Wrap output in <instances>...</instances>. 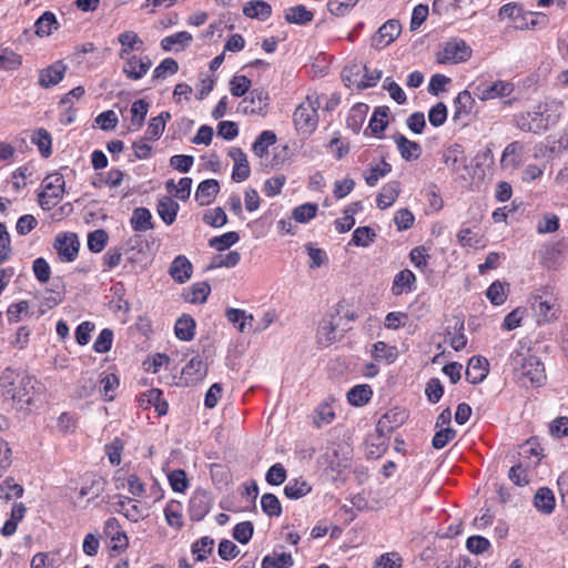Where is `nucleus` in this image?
Wrapping results in <instances>:
<instances>
[{
    "label": "nucleus",
    "mask_w": 568,
    "mask_h": 568,
    "mask_svg": "<svg viewBox=\"0 0 568 568\" xmlns=\"http://www.w3.org/2000/svg\"><path fill=\"white\" fill-rule=\"evenodd\" d=\"M470 55L471 48L463 39L453 38L437 52L436 61L440 64H456L467 61Z\"/></svg>",
    "instance_id": "obj_5"
},
{
    "label": "nucleus",
    "mask_w": 568,
    "mask_h": 568,
    "mask_svg": "<svg viewBox=\"0 0 568 568\" xmlns=\"http://www.w3.org/2000/svg\"><path fill=\"white\" fill-rule=\"evenodd\" d=\"M312 490V486L303 478L292 479L284 487V495L288 499H300Z\"/></svg>",
    "instance_id": "obj_37"
},
{
    "label": "nucleus",
    "mask_w": 568,
    "mask_h": 568,
    "mask_svg": "<svg viewBox=\"0 0 568 568\" xmlns=\"http://www.w3.org/2000/svg\"><path fill=\"white\" fill-rule=\"evenodd\" d=\"M240 236L236 232H227L220 236H214L209 241V245L220 252L227 250L235 243H237Z\"/></svg>",
    "instance_id": "obj_51"
},
{
    "label": "nucleus",
    "mask_w": 568,
    "mask_h": 568,
    "mask_svg": "<svg viewBox=\"0 0 568 568\" xmlns=\"http://www.w3.org/2000/svg\"><path fill=\"white\" fill-rule=\"evenodd\" d=\"M376 236L375 232L368 226L357 227L352 235V242L356 246H368Z\"/></svg>",
    "instance_id": "obj_59"
},
{
    "label": "nucleus",
    "mask_w": 568,
    "mask_h": 568,
    "mask_svg": "<svg viewBox=\"0 0 568 568\" xmlns=\"http://www.w3.org/2000/svg\"><path fill=\"white\" fill-rule=\"evenodd\" d=\"M31 142L38 146L43 158H49L52 154L51 134L45 129L36 130L31 135Z\"/></svg>",
    "instance_id": "obj_43"
},
{
    "label": "nucleus",
    "mask_w": 568,
    "mask_h": 568,
    "mask_svg": "<svg viewBox=\"0 0 568 568\" xmlns=\"http://www.w3.org/2000/svg\"><path fill=\"white\" fill-rule=\"evenodd\" d=\"M362 65L352 64L347 65L342 71V79L348 88L358 89L363 78Z\"/></svg>",
    "instance_id": "obj_49"
},
{
    "label": "nucleus",
    "mask_w": 568,
    "mask_h": 568,
    "mask_svg": "<svg viewBox=\"0 0 568 568\" xmlns=\"http://www.w3.org/2000/svg\"><path fill=\"white\" fill-rule=\"evenodd\" d=\"M416 276L410 270H403L398 272L392 285V293L395 296L402 295L404 292H410L414 290Z\"/></svg>",
    "instance_id": "obj_27"
},
{
    "label": "nucleus",
    "mask_w": 568,
    "mask_h": 568,
    "mask_svg": "<svg viewBox=\"0 0 568 568\" xmlns=\"http://www.w3.org/2000/svg\"><path fill=\"white\" fill-rule=\"evenodd\" d=\"M108 233L100 229L95 230L88 235V247L93 253H100L106 245Z\"/></svg>",
    "instance_id": "obj_54"
},
{
    "label": "nucleus",
    "mask_w": 568,
    "mask_h": 568,
    "mask_svg": "<svg viewBox=\"0 0 568 568\" xmlns=\"http://www.w3.org/2000/svg\"><path fill=\"white\" fill-rule=\"evenodd\" d=\"M316 338L322 347L329 346L337 339V325L324 318L318 325Z\"/></svg>",
    "instance_id": "obj_34"
},
{
    "label": "nucleus",
    "mask_w": 568,
    "mask_h": 568,
    "mask_svg": "<svg viewBox=\"0 0 568 568\" xmlns=\"http://www.w3.org/2000/svg\"><path fill=\"white\" fill-rule=\"evenodd\" d=\"M193 37L187 31H180L161 40V48L164 51H182L191 44Z\"/></svg>",
    "instance_id": "obj_23"
},
{
    "label": "nucleus",
    "mask_w": 568,
    "mask_h": 568,
    "mask_svg": "<svg viewBox=\"0 0 568 568\" xmlns=\"http://www.w3.org/2000/svg\"><path fill=\"white\" fill-rule=\"evenodd\" d=\"M268 93L264 89H254L250 97L243 99L237 106V111L243 114L265 115L268 106Z\"/></svg>",
    "instance_id": "obj_8"
},
{
    "label": "nucleus",
    "mask_w": 568,
    "mask_h": 568,
    "mask_svg": "<svg viewBox=\"0 0 568 568\" xmlns=\"http://www.w3.org/2000/svg\"><path fill=\"white\" fill-rule=\"evenodd\" d=\"M118 41L121 44L119 55L121 59L131 57L132 51H140L143 49L142 39L134 31H124L119 34Z\"/></svg>",
    "instance_id": "obj_22"
},
{
    "label": "nucleus",
    "mask_w": 568,
    "mask_h": 568,
    "mask_svg": "<svg viewBox=\"0 0 568 568\" xmlns=\"http://www.w3.org/2000/svg\"><path fill=\"white\" fill-rule=\"evenodd\" d=\"M211 292L206 282H200L192 285L187 301L191 303H204Z\"/></svg>",
    "instance_id": "obj_61"
},
{
    "label": "nucleus",
    "mask_w": 568,
    "mask_h": 568,
    "mask_svg": "<svg viewBox=\"0 0 568 568\" xmlns=\"http://www.w3.org/2000/svg\"><path fill=\"white\" fill-rule=\"evenodd\" d=\"M367 109H368V106L366 104H362V103L356 104L351 109L348 116L346 119V125L354 133L359 132V130L363 125Z\"/></svg>",
    "instance_id": "obj_45"
},
{
    "label": "nucleus",
    "mask_w": 568,
    "mask_h": 568,
    "mask_svg": "<svg viewBox=\"0 0 568 568\" xmlns=\"http://www.w3.org/2000/svg\"><path fill=\"white\" fill-rule=\"evenodd\" d=\"M402 26L398 20L390 19L386 21L373 36L372 47L382 50L394 42L400 34Z\"/></svg>",
    "instance_id": "obj_10"
},
{
    "label": "nucleus",
    "mask_w": 568,
    "mask_h": 568,
    "mask_svg": "<svg viewBox=\"0 0 568 568\" xmlns=\"http://www.w3.org/2000/svg\"><path fill=\"white\" fill-rule=\"evenodd\" d=\"M212 499L205 490H196L189 501V514L191 520L200 521L210 511Z\"/></svg>",
    "instance_id": "obj_12"
},
{
    "label": "nucleus",
    "mask_w": 568,
    "mask_h": 568,
    "mask_svg": "<svg viewBox=\"0 0 568 568\" xmlns=\"http://www.w3.org/2000/svg\"><path fill=\"white\" fill-rule=\"evenodd\" d=\"M225 316L241 333H245L252 327L253 315L247 314L244 310L227 308Z\"/></svg>",
    "instance_id": "obj_32"
},
{
    "label": "nucleus",
    "mask_w": 568,
    "mask_h": 568,
    "mask_svg": "<svg viewBox=\"0 0 568 568\" xmlns=\"http://www.w3.org/2000/svg\"><path fill=\"white\" fill-rule=\"evenodd\" d=\"M203 221L213 227H222L227 223V216L222 207H214L204 213Z\"/></svg>",
    "instance_id": "obj_56"
},
{
    "label": "nucleus",
    "mask_w": 568,
    "mask_h": 568,
    "mask_svg": "<svg viewBox=\"0 0 568 568\" xmlns=\"http://www.w3.org/2000/svg\"><path fill=\"white\" fill-rule=\"evenodd\" d=\"M193 273V265L185 255H178L169 267L170 276L180 284L187 282Z\"/></svg>",
    "instance_id": "obj_16"
},
{
    "label": "nucleus",
    "mask_w": 568,
    "mask_h": 568,
    "mask_svg": "<svg viewBox=\"0 0 568 568\" xmlns=\"http://www.w3.org/2000/svg\"><path fill=\"white\" fill-rule=\"evenodd\" d=\"M174 332L175 336L181 341L189 342L193 339L195 335V321L190 315H182L175 323Z\"/></svg>",
    "instance_id": "obj_35"
},
{
    "label": "nucleus",
    "mask_w": 568,
    "mask_h": 568,
    "mask_svg": "<svg viewBox=\"0 0 568 568\" xmlns=\"http://www.w3.org/2000/svg\"><path fill=\"white\" fill-rule=\"evenodd\" d=\"M316 204L305 203L293 210V217L298 223H306L316 215Z\"/></svg>",
    "instance_id": "obj_63"
},
{
    "label": "nucleus",
    "mask_w": 568,
    "mask_h": 568,
    "mask_svg": "<svg viewBox=\"0 0 568 568\" xmlns=\"http://www.w3.org/2000/svg\"><path fill=\"white\" fill-rule=\"evenodd\" d=\"M443 162L453 172H458L466 166V156L464 148L460 144H453L445 149L443 153Z\"/></svg>",
    "instance_id": "obj_21"
},
{
    "label": "nucleus",
    "mask_w": 568,
    "mask_h": 568,
    "mask_svg": "<svg viewBox=\"0 0 568 568\" xmlns=\"http://www.w3.org/2000/svg\"><path fill=\"white\" fill-rule=\"evenodd\" d=\"M400 191V183L392 181L386 183L377 195L376 203L381 210H386L392 206L397 200Z\"/></svg>",
    "instance_id": "obj_26"
},
{
    "label": "nucleus",
    "mask_w": 568,
    "mask_h": 568,
    "mask_svg": "<svg viewBox=\"0 0 568 568\" xmlns=\"http://www.w3.org/2000/svg\"><path fill=\"white\" fill-rule=\"evenodd\" d=\"M252 85L246 75H234L230 81V92L234 97H243Z\"/></svg>",
    "instance_id": "obj_57"
},
{
    "label": "nucleus",
    "mask_w": 568,
    "mask_h": 568,
    "mask_svg": "<svg viewBox=\"0 0 568 568\" xmlns=\"http://www.w3.org/2000/svg\"><path fill=\"white\" fill-rule=\"evenodd\" d=\"M373 395L368 385H356L347 392V400L353 406H363L367 404Z\"/></svg>",
    "instance_id": "obj_42"
},
{
    "label": "nucleus",
    "mask_w": 568,
    "mask_h": 568,
    "mask_svg": "<svg viewBox=\"0 0 568 568\" xmlns=\"http://www.w3.org/2000/svg\"><path fill=\"white\" fill-rule=\"evenodd\" d=\"M130 223L135 232H145L154 227L152 222V214L146 207L134 209L130 219Z\"/></svg>",
    "instance_id": "obj_33"
},
{
    "label": "nucleus",
    "mask_w": 568,
    "mask_h": 568,
    "mask_svg": "<svg viewBox=\"0 0 568 568\" xmlns=\"http://www.w3.org/2000/svg\"><path fill=\"white\" fill-rule=\"evenodd\" d=\"M214 540L207 536L202 537L200 540L193 544L192 552L196 555L197 561H203L206 559V555L211 554L213 550Z\"/></svg>",
    "instance_id": "obj_60"
},
{
    "label": "nucleus",
    "mask_w": 568,
    "mask_h": 568,
    "mask_svg": "<svg viewBox=\"0 0 568 568\" xmlns=\"http://www.w3.org/2000/svg\"><path fill=\"white\" fill-rule=\"evenodd\" d=\"M474 104L475 99L469 91L464 90L459 92L454 100L455 113L453 120L460 122L463 125H466L473 112Z\"/></svg>",
    "instance_id": "obj_14"
},
{
    "label": "nucleus",
    "mask_w": 568,
    "mask_h": 568,
    "mask_svg": "<svg viewBox=\"0 0 568 568\" xmlns=\"http://www.w3.org/2000/svg\"><path fill=\"white\" fill-rule=\"evenodd\" d=\"M507 284L501 283L500 281H495L494 283L490 284V286L486 291V296L491 302V304L501 305L505 303L507 298Z\"/></svg>",
    "instance_id": "obj_52"
},
{
    "label": "nucleus",
    "mask_w": 568,
    "mask_h": 568,
    "mask_svg": "<svg viewBox=\"0 0 568 568\" xmlns=\"http://www.w3.org/2000/svg\"><path fill=\"white\" fill-rule=\"evenodd\" d=\"M388 112L389 109L387 106H378L375 109L368 123V129L374 135L381 134L386 129L388 124Z\"/></svg>",
    "instance_id": "obj_41"
},
{
    "label": "nucleus",
    "mask_w": 568,
    "mask_h": 568,
    "mask_svg": "<svg viewBox=\"0 0 568 568\" xmlns=\"http://www.w3.org/2000/svg\"><path fill=\"white\" fill-rule=\"evenodd\" d=\"M243 13L248 18L265 21L272 14V7L263 0H253L244 6Z\"/></svg>",
    "instance_id": "obj_30"
},
{
    "label": "nucleus",
    "mask_w": 568,
    "mask_h": 568,
    "mask_svg": "<svg viewBox=\"0 0 568 568\" xmlns=\"http://www.w3.org/2000/svg\"><path fill=\"white\" fill-rule=\"evenodd\" d=\"M335 417L333 407L328 403H322L315 410L314 423L317 428L329 424Z\"/></svg>",
    "instance_id": "obj_62"
},
{
    "label": "nucleus",
    "mask_w": 568,
    "mask_h": 568,
    "mask_svg": "<svg viewBox=\"0 0 568 568\" xmlns=\"http://www.w3.org/2000/svg\"><path fill=\"white\" fill-rule=\"evenodd\" d=\"M531 307L538 317V323L548 322L556 316L558 308L556 303L544 298L541 295H534L531 298Z\"/></svg>",
    "instance_id": "obj_18"
},
{
    "label": "nucleus",
    "mask_w": 568,
    "mask_h": 568,
    "mask_svg": "<svg viewBox=\"0 0 568 568\" xmlns=\"http://www.w3.org/2000/svg\"><path fill=\"white\" fill-rule=\"evenodd\" d=\"M229 156L233 160L232 179L235 182H243L248 179L251 174L250 164L246 154L240 148H232L229 151Z\"/></svg>",
    "instance_id": "obj_15"
},
{
    "label": "nucleus",
    "mask_w": 568,
    "mask_h": 568,
    "mask_svg": "<svg viewBox=\"0 0 568 568\" xmlns=\"http://www.w3.org/2000/svg\"><path fill=\"white\" fill-rule=\"evenodd\" d=\"M220 191V184L216 180L210 179L202 181L195 192V200L200 205H209L213 202Z\"/></svg>",
    "instance_id": "obj_24"
},
{
    "label": "nucleus",
    "mask_w": 568,
    "mask_h": 568,
    "mask_svg": "<svg viewBox=\"0 0 568 568\" xmlns=\"http://www.w3.org/2000/svg\"><path fill=\"white\" fill-rule=\"evenodd\" d=\"M207 373L206 364L200 356L192 357L182 369V378L185 383L196 384L201 382Z\"/></svg>",
    "instance_id": "obj_17"
},
{
    "label": "nucleus",
    "mask_w": 568,
    "mask_h": 568,
    "mask_svg": "<svg viewBox=\"0 0 568 568\" xmlns=\"http://www.w3.org/2000/svg\"><path fill=\"white\" fill-rule=\"evenodd\" d=\"M405 418V413H396V412H387L382 416L378 420L376 430L381 433L382 436L389 434L395 427L400 425Z\"/></svg>",
    "instance_id": "obj_36"
},
{
    "label": "nucleus",
    "mask_w": 568,
    "mask_h": 568,
    "mask_svg": "<svg viewBox=\"0 0 568 568\" xmlns=\"http://www.w3.org/2000/svg\"><path fill=\"white\" fill-rule=\"evenodd\" d=\"M103 534L112 542L111 550L122 552L129 547V539L126 534L122 530L119 520L110 517L105 520Z\"/></svg>",
    "instance_id": "obj_11"
},
{
    "label": "nucleus",
    "mask_w": 568,
    "mask_h": 568,
    "mask_svg": "<svg viewBox=\"0 0 568 568\" xmlns=\"http://www.w3.org/2000/svg\"><path fill=\"white\" fill-rule=\"evenodd\" d=\"M65 181L62 174L54 173L43 181L44 190L39 194L40 206L49 211L63 197Z\"/></svg>",
    "instance_id": "obj_6"
},
{
    "label": "nucleus",
    "mask_w": 568,
    "mask_h": 568,
    "mask_svg": "<svg viewBox=\"0 0 568 568\" xmlns=\"http://www.w3.org/2000/svg\"><path fill=\"white\" fill-rule=\"evenodd\" d=\"M294 564L292 555L288 552H282L281 555L265 556L262 559L261 568H291Z\"/></svg>",
    "instance_id": "obj_47"
},
{
    "label": "nucleus",
    "mask_w": 568,
    "mask_h": 568,
    "mask_svg": "<svg viewBox=\"0 0 568 568\" xmlns=\"http://www.w3.org/2000/svg\"><path fill=\"white\" fill-rule=\"evenodd\" d=\"M261 507L270 517H278L282 514V505L278 498L271 493H266L261 497Z\"/></svg>",
    "instance_id": "obj_50"
},
{
    "label": "nucleus",
    "mask_w": 568,
    "mask_h": 568,
    "mask_svg": "<svg viewBox=\"0 0 568 568\" xmlns=\"http://www.w3.org/2000/svg\"><path fill=\"white\" fill-rule=\"evenodd\" d=\"M534 506L542 514H551L556 506L552 490L548 487H540L535 494Z\"/></svg>",
    "instance_id": "obj_29"
},
{
    "label": "nucleus",
    "mask_w": 568,
    "mask_h": 568,
    "mask_svg": "<svg viewBox=\"0 0 568 568\" xmlns=\"http://www.w3.org/2000/svg\"><path fill=\"white\" fill-rule=\"evenodd\" d=\"M32 271L40 283H47L50 280L51 267L45 258L38 257L32 263Z\"/></svg>",
    "instance_id": "obj_64"
},
{
    "label": "nucleus",
    "mask_w": 568,
    "mask_h": 568,
    "mask_svg": "<svg viewBox=\"0 0 568 568\" xmlns=\"http://www.w3.org/2000/svg\"><path fill=\"white\" fill-rule=\"evenodd\" d=\"M514 84L508 81L496 82L484 81L474 88V95L481 101L509 97L514 92Z\"/></svg>",
    "instance_id": "obj_7"
},
{
    "label": "nucleus",
    "mask_w": 568,
    "mask_h": 568,
    "mask_svg": "<svg viewBox=\"0 0 568 568\" xmlns=\"http://www.w3.org/2000/svg\"><path fill=\"white\" fill-rule=\"evenodd\" d=\"M510 362L515 376L523 386H540L546 381L542 362L529 349H516L510 356Z\"/></svg>",
    "instance_id": "obj_1"
},
{
    "label": "nucleus",
    "mask_w": 568,
    "mask_h": 568,
    "mask_svg": "<svg viewBox=\"0 0 568 568\" xmlns=\"http://www.w3.org/2000/svg\"><path fill=\"white\" fill-rule=\"evenodd\" d=\"M372 356L376 361L394 363L398 356V349L396 346H392L385 342L378 341L373 344Z\"/></svg>",
    "instance_id": "obj_39"
},
{
    "label": "nucleus",
    "mask_w": 568,
    "mask_h": 568,
    "mask_svg": "<svg viewBox=\"0 0 568 568\" xmlns=\"http://www.w3.org/2000/svg\"><path fill=\"white\" fill-rule=\"evenodd\" d=\"M525 145L519 141L509 143L503 151L501 163L505 165L519 166L523 163Z\"/></svg>",
    "instance_id": "obj_31"
},
{
    "label": "nucleus",
    "mask_w": 568,
    "mask_h": 568,
    "mask_svg": "<svg viewBox=\"0 0 568 568\" xmlns=\"http://www.w3.org/2000/svg\"><path fill=\"white\" fill-rule=\"evenodd\" d=\"M318 97H307L294 111L293 122L298 132L311 134L318 123L317 109L320 108Z\"/></svg>",
    "instance_id": "obj_4"
},
{
    "label": "nucleus",
    "mask_w": 568,
    "mask_h": 568,
    "mask_svg": "<svg viewBox=\"0 0 568 568\" xmlns=\"http://www.w3.org/2000/svg\"><path fill=\"white\" fill-rule=\"evenodd\" d=\"M403 558L396 551L385 552L376 558L374 568H402Z\"/></svg>",
    "instance_id": "obj_53"
},
{
    "label": "nucleus",
    "mask_w": 568,
    "mask_h": 568,
    "mask_svg": "<svg viewBox=\"0 0 568 568\" xmlns=\"http://www.w3.org/2000/svg\"><path fill=\"white\" fill-rule=\"evenodd\" d=\"M285 19L288 23L307 24L314 19V13L307 10L305 6L298 4L285 11Z\"/></svg>",
    "instance_id": "obj_38"
},
{
    "label": "nucleus",
    "mask_w": 568,
    "mask_h": 568,
    "mask_svg": "<svg viewBox=\"0 0 568 568\" xmlns=\"http://www.w3.org/2000/svg\"><path fill=\"white\" fill-rule=\"evenodd\" d=\"M58 28L55 16L47 11L34 23L36 34L39 37H48Z\"/></svg>",
    "instance_id": "obj_44"
},
{
    "label": "nucleus",
    "mask_w": 568,
    "mask_h": 568,
    "mask_svg": "<svg viewBox=\"0 0 568 568\" xmlns=\"http://www.w3.org/2000/svg\"><path fill=\"white\" fill-rule=\"evenodd\" d=\"M0 493L7 500L12 497L20 498L23 494V487L17 484L12 477H8L0 484Z\"/></svg>",
    "instance_id": "obj_58"
},
{
    "label": "nucleus",
    "mask_w": 568,
    "mask_h": 568,
    "mask_svg": "<svg viewBox=\"0 0 568 568\" xmlns=\"http://www.w3.org/2000/svg\"><path fill=\"white\" fill-rule=\"evenodd\" d=\"M394 141L403 159L406 161L417 160L422 154V146L414 141L406 139L403 134H396Z\"/></svg>",
    "instance_id": "obj_25"
},
{
    "label": "nucleus",
    "mask_w": 568,
    "mask_h": 568,
    "mask_svg": "<svg viewBox=\"0 0 568 568\" xmlns=\"http://www.w3.org/2000/svg\"><path fill=\"white\" fill-rule=\"evenodd\" d=\"M557 123V116L537 106L532 111L518 112L513 116V124L523 132L541 134Z\"/></svg>",
    "instance_id": "obj_3"
},
{
    "label": "nucleus",
    "mask_w": 568,
    "mask_h": 568,
    "mask_svg": "<svg viewBox=\"0 0 568 568\" xmlns=\"http://www.w3.org/2000/svg\"><path fill=\"white\" fill-rule=\"evenodd\" d=\"M37 379L27 374H20L18 371L7 367L0 376V388L6 399H11L13 404L30 405L32 403V392Z\"/></svg>",
    "instance_id": "obj_2"
},
{
    "label": "nucleus",
    "mask_w": 568,
    "mask_h": 568,
    "mask_svg": "<svg viewBox=\"0 0 568 568\" xmlns=\"http://www.w3.org/2000/svg\"><path fill=\"white\" fill-rule=\"evenodd\" d=\"M124 60L123 72L131 80H140L143 78L152 65V61L149 57L131 55Z\"/></svg>",
    "instance_id": "obj_13"
},
{
    "label": "nucleus",
    "mask_w": 568,
    "mask_h": 568,
    "mask_svg": "<svg viewBox=\"0 0 568 568\" xmlns=\"http://www.w3.org/2000/svg\"><path fill=\"white\" fill-rule=\"evenodd\" d=\"M165 519L169 526L181 528L183 526L181 506L179 503L171 501L164 509Z\"/></svg>",
    "instance_id": "obj_55"
},
{
    "label": "nucleus",
    "mask_w": 568,
    "mask_h": 568,
    "mask_svg": "<svg viewBox=\"0 0 568 568\" xmlns=\"http://www.w3.org/2000/svg\"><path fill=\"white\" fill-rule=\"evenodd\" d=\"M53 246L62 262H72L78 256L80 242L75 233H62L57 235Z\"/></svg>",
    "instance_id": "obj_9"
},
{
    "label": "nucleus",
    "mask_w": 568,
    "mask_h": 568,
    "mask_svg": "<svg viewBox=\"0 0 568 568\" xmlns=\"http://www.w3.org/2000/svg\"><path fill=\"white\" fill-rule=\"evenodd\" d=\"M390 171L392 165L383 160L381 164H376L375 166L369 168L368 172L364 176L365 182L369 186H375L379 179L386 176Z\"/></svg>",
    "instance_id": "obj_48"
},
{
    "label": "nucleus",
    "mask_w": 568,
    "mask_h": 568,
    "mask_svg": "<svg viewBox=\"0 0 568 568\" xmlns=\"http://www.w3.org/2000/svg\"><path fill=\"white\" fill-rule=\"evenodd\" d=\"M488 374V361L481 356H473L466 369V377L470 384L481 383Z\"/></svg>",
    "instance_id": "obj_19"
},
{
    "label": "nucleus",
    "mask_w": 568,
    "mask_h": 568,
    "mask_svg": "<svg viewBox=\"0 0 568 568\" xmlns=\"http://www.w3.org/2000/svg\"><path fill=\"white\" fill-rule=\"evenodd\" d=\"M67 67L58 61L45 69H42L39 74V84L42 88H51L58 84L65 73Z\"/></svg>",
    "instance_id": "obj_20"
},
{
    "label": "nucleus",
    "mask_w": 568,
    "mask_h": 568,
    "mask_svg": "<svg viewBox=\"0 0 568 568\" xmlns=\"http://www.w3.org/2000/svg\"><path fill=\"white\" fill-rule=\"evenodd\" d=\"M149 111V103L143 100H136L131 106V125L133 130H139L145 120Z\"/></svg>",
    "instance_id": "obj_46"
},
{
    "label": "nucleus",
    "mask_w": 568,
    "mask_h": 568,
    "mask_svg": "<svg viewBox=\"0 0 568 568\" xmlns=\"http://www.w3.org/2000/svg\"><path fill=\"white\" fill-rule=\"evenodd\" d=\"M276 142V134L273 131H263L253 143L252 150L258 158H264L268 153V148Z\"/></svg>",
    "instance_id": "obj_40"
},
{
    "label": "nucleus",
    "mask_w": 568,
    "mask_h": 568,
    "mask_svg": "<svg viewBox=\"0 0 568 568\" xmlns=\"http://www.w3.org/2000/svg\"><path fill=\"white\" fill-rule=\"evenodd\" d=\"M180 205L170 196H163L158 201L156 212L162 221L171 225L176 219Z\"/></svg>",
    "instance_id": "obj_28"
}]
</instances>
